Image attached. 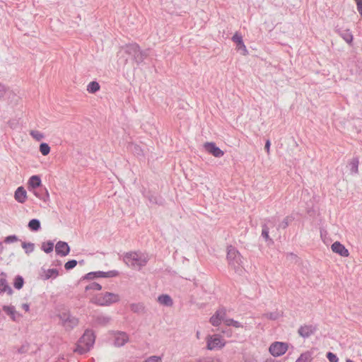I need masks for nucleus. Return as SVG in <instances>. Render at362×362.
Instances as JSON below:
<instances>
[{
	"label": "nucleus",
	"mask_w": 362,
	"mask_h": 362,
	"mask_svg": "<svg viewBox=\"0 0 362 362\" xmlns=\"http://www.w3.org/2000/svg\"><path fill=\"white\" fill-rule=\"evenodd\" d=\"M90 302L100 306H108L119 300V295L105 292L95 295L90 298Z\"/></svg>",
	"instance_id": "f257e3e1"
},
{
	"label": "nucleus",
	"mask_w": 362,
	"mask_h": 362,
	"mask_svg": "<svg viewBox=\"0 0 362 362\" xmlns=\"http://www.w3.org/2000/svg\"><path fill=\"white\" fill-rule=\"evenodd\" d=\"M95 334L91 330H86L78 341L76 351L83 354L90 350L95 343Z\"/></svg>",
	"instance_id": "f03ea898"
},
{
	"label": "nucleus",
	"mask_w": 362,
	"mask_h": 362,
	"mask_svg": "<svg viewBox=\"0 0 362 362\" xmlns=\"http://www.w3.org/2000/svg\"><path fill=\"white\" fill-rule=\"evenodd\" d=\"M124 262L134 268H140L146 264L147 259L145 255L136 252H128L124 257Z\"/></svg>",
	"instance_id": "7ed1b4c3"
},
{
	"label": "nucleus",
	"mask_w": 362,
	"mask_h": 362,
	"mask_svg": "<svg viewBox=\"0 0 362 362\" xmlns=\"http://www.w3.org/2000/svg\"><path fill=\"white\" fill-rule=\"evenodd\" d=\"M227 259L229 264L233 267H238L243 263V257L240 252L232 246L228 247Z\"/></svg>",
	"instance_id": "20e7f679"
},
{
	"label": "nucleus",
	"mask_w": 362,
	"mask_h": 362,
	"mask_svg": "<svg viewBox=\"0 0 362 362\" xmlns=\"http://www.w3.org/2000/svg\"><path fill=\"white\" fill-rule=\"evenodd\" d=\"M288 349V344L285 342L275 341L272 343L269 348V353L274 357H279L284 355Z\"/></svg>",
	"instance_id": "39448f33"
},
{
	"label": "nucleus",
	"mask_w": 362,
	"mask_h": 362,
	"mask_svg": "<svg viewBox=\"0 0 362 362\" xmlns=\"http://www.w3.org/2000/svg\"><path fill=\"white\" fill-rule=\"evenodd\" d=\"M207 349L213 350L216 349H221L226 344V341L218 334L208 336L206 337Z\"/></svg>",
	"instance_id": "423d86ee"
},
{
	"label": "nucleus",
	"mask_w": 362,
	"mask_h": 362,
	"mask_svg": "<svg viewBox=\"0 0 362 362\" xmlns=\"http://www.w3.org/2000/svg\"><path fill=\"white\" fill-rule=\"evenodd\" d=\"M226 310L223 308H220L216 311V313L211 317L210 322L213 326L217 327L224 322V318L226 317Z\"/></svg>",
	"instance_id": "0eeeda50"
},
{
	"label": "nucleus",
	"mask_w": 362,
	"mask_h": 362,
	"mask_svg": "<svg viewBox=\"0 0 362 362\" xmlns=\"http://www.w3.org/2000/svg\"><path fill=\"white\" fill-rule=\"evenodd\" d=\"M331 250L334 253H336L341 257H347L349 256L348 249L345 247L340 242L336 241L331 245Z\"/></svg>",
	"instance_id": "6e6552de"
},
{
	"label": "nucleus",
	"mask_w": 362,
	"mask_h": 362,
	"mask_svg": "<svg viewBox=\"0 0 362 362\" xmlns=\"http://www.w3.org/2000/svg\"><path fill=\"white\" fill-rule=\"evenodd\" d=\"M204 147L205 150L209 153L212 154L216 158H219L223 156L224 152L221 150L216 144L213 142H206L204 144Z\"/></svg>",
	"instance_id": "1a4fd4ad"
},
{
	"label": "nucleus",
	"mask_w": 362,
	"mask_h": 362,
	"mask_svg": "<svg viewBox=\"0 0 362 362\" xmlns=\"http://www.w3.org/2000/svg\"><path fill=\"white\" fill-rule=\"evenodd\" d=\"M14 199L21 204H24L28 199V193L22 186L18 187L14 192Z\"/></svg>",
	"instance_id": "9d476101"
},
{
	"label": "nucleus",
	"mask_w": 362,
	"mask_h": 362,
	"mask_svg": "<svg viewBox=\"0 0 362 362\" xmlns=\"http://www.w3.org/2000/svg\"><path fill=\"white\" fill-rule=\"evenodd\" d=\"M56 252L61 256H66L70 251L69 245L63 241H59L55 246Z\"/></svg>",
	"instance_id": "9b49d317"
},
{
	"label": "nucleus",
	"mask_w": 362,
	"mask_h": 362,
	"mask_svg": "<svg viewBox=\"0 0 362 362\" xmlns=\"http://www.w3.org/2000/svg\"><path fill=\"white\" fill-rule=\"evenodd\" d=\"M5 313L10 316L13 321H17L21 315L16 310L15 308L12 305H4L2 308Z\"/></svg>",
	"instance_id": "f8f14e48"
},
{
	"label": "nucleus",
	"mask_w": 362,
	"mask_h": 362,
	"mask_svg": "<svg viewBox=\"0 0 362 362\" xmlns=\"http://www.w3.org/2000/svg\"><path fill=\"white\" fill-rule=\"evenodd\" d=\"M42 185V181L38 175L31 176L28 181V189L29 191L35 190Z\"/></svg>",
	"instance_id": "ddd939ff"
},
{
	"label": "nucleus",
	"mask_w": 362,
	"mask_h": 362,
	"mask_svg": "<svg viewBox=\"0 0 362 362\" xmlns=\"http://www.w3.org/2000/svg\"><path fill=\"white\" fill-rule=\"evenodd\" d=\"M129 341L128 336L124 332H118L115 335V345L122 346Z\"/></svg>",
	"instance_id": "4468645a"
},
{
	"label": "nucleus",
	"mask_w": 362,
	"mask_h": 362,
	"mask_svg": "<svg viewBox=\"0 0 362 362\" xmlns=\"http://www.w3.org/2000/svg\"><path fill=\"white\" fill-rule=\"evenodd\" d=\"M233 41L237 44L238 49L242 50L243 54L246 55L247 54V50L245 47V45L243 43L242 37L238 34L235 33L232 38Z\"/></svg>",
	"instance_id": "2eb2a0df"
},
{
	"label": "nucleus",
	"mask_w": 362,
	"mask_h": 362,
	"mask_svg": "<svg viewBox=\"0 0 362 362\" xmlns=\"http://www.w3.org/2000/svg\"><path fill=\"white\" fill-rule=\"evenodd\" d=\"M315 331V328L312 325H303L298 329V334L303 337H308Z\"/></svg>",
	"instance_id": "dca6fc26"
},
{
	"label": "nucleus",
	"mask_w": 362,
	"mask_h": 362,
	"mask_svg": "<svg viewBox=\"0 0 362 362\" xmlns=\"http://www.w3.org/2000/svg\"><path fill=\"white\" fill-rule=\"evenodd\" d=\"M59 276V271L57 269H48L44 270L42 277L44 279H55Z\"/></svg>",
	"instance_id": "f3484780"
},
{
	"label": "nucleus",
	"mask_w": 362,
	"mask_h": 362,
	"mask_svg": "<svg viewBox=\"0 0 362 362\" xmlns=\"http://www.w3.org/2000/svg\"><path fill=\"white\" fill-rule=\"evenodd\" d=\"M4 292L7 293L8 295H11L13 293V291L8 285L6 279L2 278L0 279V293Z\"/></svg>",
	"instance_id": "a211bd4d"
},
{
	"label": "nucleus",
	"mask_w": 362,
	"mask_h": 362,
	"mask_svg": "<svg viewBox=\"0 0 362 362\" xmlns=\"http://www.w3.org/2000/svg\"><path fill=\"white\" fill-rule=\"evenodd\" d=\"M62 320L63 325L67 327H74L78 324V320L74 317L67 316Z\"/></svg>",
	"instance_id": "6ab92c4d"
},
{
	"label": "nucleus",
	"mask_w": 362,
	"mask_h": 362,
	"mask_svg": "<svg viewBox=\"0 0 362 362\" xmlns=\"http://www.w3.org/2000/svg\"><path fill=\"white\" fill-rule=\"evenodd\" d=\"M158 302L165 305H172L173 300L168 295H162L158 298Z\"/></svg>",
	"instance_id": "aec40b11"
},
{
	"label": "nucleus",
	"mask_w": 362,
	"mask_h": 362,
	"mask_svg": "<svg viewBox=\"0 0 362 362\" xmlns=\"http://www.w3.org/2000/svg\"><path fill=\"white\" fill-rule=\"evenodd\" d=\"M100 89V85L96 81H92L89 83V84L87 86V91L90 93H94L99 90Z\"/></svg>",
	"instance_id": "412c9836"
},
{
	"label": "nucleus",
	"mask_w": 362,
	"mask_h": 362,
	"mask_svg": "<svg viewBox=\"0 0 362 362\" xmlns=\"http://www.w3.org/2000/svg\"><path fill=\"white\" fill-rule=\"evenodd\" d=\"M31 192L37 198L42 200L45 202H47L49 199V194L47 189H45V193L44 195L40 194L36 189Z\"/></svg>",
	"instance_id": "4be33fe9"
},
{
	"label": "nucleus",
	"mask_w": 362,
	"mask_h": 362,
	"mask_svg": "<svg viewBox=\"0 0 362 362\" xmlns=\"http://www.w3.org/2000/svg\"><path fill=\"white\" fill-rule=\"evenodd\" d=\"M226 326H233L235 328H240V327H242L243 326L241 325V324L238 322V321H235L233 319H230V318H224V322H223Z\"/></svg>",
	"instance_id": "5701e85b"
},
{
	"label": "nucleus",
	"mask_w": 362,
	"mask_h": 362,
	"mask_svg": "<svg viewBox=\"0 0 362 362\" xmlns=\"http://www.w3.org/2000/svg\"><path fill=\"white\" fill-rule=\"evenodd\" d=\"M311 355L308 352L303 353L298 358L296 362H311Z\"/></svg>",
	"instance_id": "b1692460"
},
{
	"label": "nucleus",
	"mask_w": 362,
	"mask_h": 362,
	"mask_svg": "<svg viewBox=\"0 0 362 362\" xmlns=\"http://www.w3.org/2000/svg\"><path fill=\"white\" fill-rule=\"evenodd\" d=\"M23 284H24V280L22 276H17L15 277L14 281H13V286L16 289H21L23 286Z\"/></svg>",
	"instance_id": "393cba45"
},
{
	"label": "nucleus",
	"mask_w": 362,
	"mask_h": 362,
	"mask_svg": "<svg viewBox=\"0 0 362 362\" xmlns=\"http://www.w3.org/2000/svg\"><path fill=\"white\" fill-rule=\"evenodd\" d=\"M28 227L32 230H37L40 228V223L37 219H32L28 223Z\"/></svg>",
	"instance_id": "a878e982"
},
{
	"label": "nucleus",
	"mask_w": 362,
	"mask_h": 362,
	"mask_svg": "<svg viewBox=\"0 0 362 362\" xmlns=\"http://www.w3.org/2000/svg\"><path fill=\"white\" fill-rule=\"evenodd\" d=\"M30 134L36 141H40L44 138V134L38 130H31Z\"/></svg>",
	"instance_id": "bb28decb"
},
{
	"label": "nucleus",
	"mask_w": 362,
	"mask_h": 362,
	"mask_svg": "<svg viewBox=\"0 0 362 362\" xmlns=\"http://www.w3.org/2000/svg\"><path fill=\"white\" fill-rule=\"evenodd\" d=\"M40 151L43 156H47L50 152V147L46 143H42L40 145Z\"/></svg>",
	"instance_id": "cd10ccee"
},
{
	"label": "nucleus",
	"mask_w": 362,
	"mask_h": 362,
	"mask_svg": "<svg viewBox=\"0 0 362 362\" xmlns=\"http://www.w3.org/2000/svg\"><path fill=\"white\" fill-rule=\"evenodd\" d=\"M101 288L102 286L100 284L95 282H93L86 287V291L88 292L89 291H100Z\"/></svg>",
	"instance_id": "c85d7f7f"
},
{
	"label": "nucleus",
	"mask_w": 362,
	"mask_h": 362,
	"mask_svg": "<svg viewBox=\"0 0 362 362\" xmlns=\"http://www.w3.org/2000/svg\"><path fill=\"white\" fill-rule=\"evenodd\" d=\"M54 244L51 242L44 243L42 244V248L43 251L46 253H49L53 250Z\"/></svg>",
	"instance_id": "c756f323"
},
{
	"label": "nucleus",
	"mask_w": 362,
	"mask_h": 362,
	"mask_svg": "<svg viewBox=\"0 0 362 362\" xmlns=\"http://www.w3.org/2000/svg\"><path fill=\"white\" fill-rule=\"evenodd\" d=\"M77 264V262L76 260H70V261H68L65 264H64V267L66 270H69V269H71L73 268H74Z\"/></svg>",
	"instance_id": "7c9ffc66"
},
{
	"label": "nucleus",
	"mask_w": 362,
	"mask_h": 362,
	"mask_svg": "<svg viewBox=\"0 0 362 362\" xmlns=\"http://www.w3.org/2000/svg\"><path fill=\"white\" fill-rule=\"evenodd\" d=\"M327 358L329 362H338L339 361V358L337 356V355L332 352H328L327 354Z\"/></svg>",
	"instance_id": "2f4dec72"
},
{
	"label": "nucleus",
	"mask_w": 362,
	"mask_h": 362,
	"mask_svg": "<svg viewBox=\"0 0 362 362\" xmlns=\"http://www.w3.org/2000/svg\"><path fill=\"white\" fill-rule=\"evenodd\" d=\"M23 247L25 249L26 252H32L34 249V245L32 243H23Z\"/></svg>",
	"instance_id": "473e14b6"
},
{
	"label": "nucleus",
	"mask_w": 362,
	"mask_h": 362,
	"mask_svg": "<svg viewBox=\"0 0 362 362\" xmlns=\"http://www.w3.org/2000/svg\"><path fill=\"white\" fill-rule=\"evenodd\" d=\"M144 362H161V358L153 356L147 358Z\"/></svg>",
	"instance_id": "72a5a7b5"
},
{
	"label": "nucleus",
	"mask_w": 362,
	"mask_h": 362,
	"mask_svg": "<svg viewBox=\"0 0 362 362\" xmlns=\"http://www.w3.org/2000/svg\"><path fill=\"white\" fill-rule=\"evenodd\" d=\"M354 1L356 4L357 10L359 12V13L361 14V16H362V0H354Z\"/></svg>",
	"instance_id": "f704fd0d"
},
{
	"label": "nucleus",
	"mask_w": 362,
	"mask_h": 362,
	"mask_svg": "<svg viewBox=\"0 0 362 362\" xmlns=\"http://www.w3.org/2000/svg\"><path fill=\"white\" fill-rule=\"evenodd\" d=\"M118 275V272L117 271H111L107 272V274L102 275L104 277H113L117 276Z\"/></svg>",
	"instance_id": "c9c22d12"
},
{
	"label": "nucleus",
	"mask_w": 362,
	"mask_h": 362,
	"mask_svg": "<svg viewBox=\"0 0 362 362\" xmlns=\"http://www.w3.org/2000/svg\"><path fill=\"white\" fill-rule=\"evenodd\" d=\"M16 240H17V238L15 235H11V236H8L5 238V242L11 243V242H14Z\"/></svg>",
	"instance_id": "e433bc0d"
},
{
	"label": "nucleus",
	"mask_w": 362,
	"mask_h": 362,
	"mask_svg": "<svg viewBox=\"0 0 362 362\" xmlns=\"http://www.w3.org/2000/svg\"><path fill=\"white\" fill-rule=\"evenodd\" d=\"M6 93V88L0 84V100L4 96Z\"/></svg>",
	"instance_id": "4c0bfd02"
},
{
	"label": "nucleus",
	"mask_w": 362,
	"mask_h": 362,
	"mask_svg": "<svg viewBox=\"0 0 362 362\" xmlns=\"http://www.w3.org/2000/svg\"><path fill=\"white\" fill-rule=\"evenodd\" d=\"M21 308L25 311L28 312L30 310V305L28 303H23L21 305Z\"/></svg>",
	"instance_id": "58836bf2"
},
{
	"label": "nucleus",
	"mask_w": 362,
	"mask_h": 362,
	"mask_svg": "<svg viewBox=\"0 0 362 362\" xmlns=\"http://www.w3.org/2000/svg\"><path fill=\"white\" fill-rule=\"evenodd\" d=\"M264 148L267 151V153H269L270 141L269 140L267 141Z\"/></svg>",
	"instance_id": "ea45409f"
},
{
	"label": "nucleus",
	"mask_w": 362,
	"mask_h": 362,
	"mask_svg": "<svg viewBox=\"0 0 362 362\" xmlns=\"http://www.w3.org/2000/svg\"><path fill=\"white\" fill-rule=\"evenodd\" d=\"M262 235L266 238V239H268L269 238V232L266 230H262Z\"/></svg>",
	"instance_id": "a19ab883"
},
{
	"label": "nucleus",
	"mask_w": 362,
	"mask_h": 362,
	"mask_svg": "<svg viewBox=\"0 0 362 362\" xmlns=\"http://www.w3.org/2000/svg\"><path fill=\"white\" fill-rule=\"evenodd\" d=\"M205 362H220V360L218 358H209Z\"/></svg>",
	"instance_id": "79ce46f5"
},
{
	"label": "nucleus",
	"mask_w": 362,
	"mask_h": 362,
	"mask_svg": "<svg viewBox=\"0 0 362 362\" xmlns=\"http://www.w3.org/2000/svg\"><path fill=\"white\" fill-rule=\"evenodd\" d=\"M353 40V37L351 35L347 37L346 38H345V40L347 42H351Z\"/></svg>",
	"instance_id": "37998d69"
},
{
	"label": "nucleus",
	"mask_w": 362,
	"mask_h": 362,
	"mask_svg": "<svg viewBox=\"0 0 362 362\" xmlns=\"http://www.w3.org/2000/svg\"><path fill=\"white\" fill-rule=\"evenodd\" d=\"M3 248H4L3 245H2V243H0V250L2 251Z\"/></svg>",
	"instance_id": "c03bdc74"
},
{
	"label": "nucleus",
	"mask_w": 362,
	"mask_h": 362,
	"mask_svg": "<svg viewBox=\"0 0 362 362\" xmlns=\"http://www.w3.org/2000/svg\"><path fill=\"white\" fill-rule=\"evenodd\" d=\"M197 338H199V332H197Z\"/></svg>",
	"instance_id": "a18cd8bd"
}]
</instances>
